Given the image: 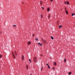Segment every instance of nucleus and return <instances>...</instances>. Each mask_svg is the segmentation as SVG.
Listing matches in <instances>:
<instances>
[{"label":"nucleus","instance_id":"f257e3e1","mask_svg":"<svg viewBox=\"0 0 75 75\" xmlns=\"http://www.w3.org/2000/svg\"><path fill=\"white\" fill-rule=\"evenodd\" d=\"M12 53L13 58H14V59H15V58H16V56L14 55V52H12Z\"/></svg>","mask_w":75,"mask_h":75},{"label":"nucleus","instance_id":"f03ea898","mask_svg":"<svg viewBox=\"0 0 75 75\" xmlns=\"http://www.w3.org/2000/svg\"><path fill=\"white\" fill-rule=\"evenodd\" d=\"M34 62H36L37 60V58L35 57H34Z\"/></svg>","mask_w":75,"mask_h":75},{"label":"nucleus","instance_id":"7ed1b4c3","mask_svg":"<svg viewBox=\"0 0 75 75\" xmlns=\"http://www.w3.org/2000/svg\"><path fill=\"white\" fill-rule=\"evenodd\" d=\"M38 44L39 45V44L40 46H42V44H41L40 43H38Z\"/></svg>","mask_w":75,"mask_h":75},{"label":"nucleus","instance_id":"20e7f679","mask_svg":"<svg viewBox=\"0 0 75 75\" xmlns=\"http://www.w3.org/2000/svg\"><path fill=\"white\" fill-rule=\"evenodd\" d=\"M47 11H50V8H48L47 9Z\"/></svg>","mask_w":75,"mask_h":75},{"label":"nucleus","instance_id":"39448f33","mask_svg":"<svg viewBox=\"0 0 75 75\" xmlns=\"http://www.w3.org/2000/svg\"><path fill=\"white\" fill-rule=\"evenodd\" d=\"M14 53L16 55V56H17V52L16 51H14Z\"/></svg>","mask_w":75,"mask_h":75},{"label":"nucleus","instance_id":"423d86ee","mask_svg":"<svg viewBox=\"0 0 75 75\" xmlns=\"http://www.w3.org/2000/svg\"><path fill=\"white\" fill-rule=\"evenodd\" d=\"M43 42L44 44H45V43H46V41L45 40H43Z\"/></svg>","mask_w":75,"mask_h":75},{"label":"nucleus","instance_id":"0eeeda50","mask_svg":"<svg viewBox=\"0 0 75 75\" xmlns=\"http://www.w3.org/2000/svg\"><path fill=\"white\" fill-rule=\"evenodd\" d=\"M31 44V42L30 41H29L28 42V45H30V44Z\"/></svg>","mask_w":75,"mask_h":75},{"label":"nucleus","instance_id":"6e6552de","mask_svg":"<svg viewBox=\"0 0 75 75\" xmlns=\"http://www.w3.org/2000/svg\"><path fill=\"white\" fill-rule=\"evenodd\" d=\"M22 59L23 60H24V56H22Z\"/></svg>","mask_w":75,"mask_h":75},{"label":"nucleus","instance_id":"1a4fd4ad","mask_svg":"<svg viewBox=\"0 0 75 75\" xmlns=\"http://www.w3.org/2000/svg\"><path fill=\"white\" fill-rule=\"evenodd\" d=\"M54 65H57V62H54Z\"/></svg>","mask_w":75,"mask_h":75},{"label":"nucleus","instance_id":"9d476101","mask_svg":"<svg viewBox=\"0 0 75 75\" xmlns=\"http://www.w3.org/2000/svg\"><path fill=\"white\" fill-rule=\"evenodd\" d=\"M65 11H66V14H68V11H67V10H66Z\"/></svg>","mask_w":75,"mask_h":75},{"label":"nucleus","instance_id":"9b49d317","mask_svg":"<svg viewBox=\"0 0 75 75\" xmlns=\"http://www.w3.org/2000/svg\"><path fill=\"white\" fill-rule=\"evenodd\" d=\"M67 4H68V5H69V3L68 1H67Z\"/></svg>","mask_w":75,"mask_h":75},{"label":"nucleus","instance_id":"f8f14e48","mask_svg":"<svg viewBox=\"0 0 75 75\" xmlns=\"http://www.w3.org/2000/svg\"><path fill=\"white\" fill-rule=\"evenodd\" d=\"M40 5H42V2L40 1Z\"/></svg>","mask_w":75,"mask_h":75},{"label":"nucleus","instance_id":"ddd939ff","mask_svg":"<svg viewBox=\"0 0 75 75\" xmlns=\"http://www.w3.org/2000/svg\"><path fill=\"white\" fill-rule=\"evenodd\" d=\"M75 13H72V14H71V16H74V15H75Z\"/></svg>","mask_w":75,"mask_h":75},{"label":"nucleus","instance_id":"4468645a","mask_svg":"<svg viewBox=\"0 0 75 75\" xmlns=\"http://www.w3.org/2000/svg\"><path fill=\"white\" fill-rule=\"evenodd\" d=\"M69 75H71V72H69Z\"/></svg>","mask_w":75,"mask_h":75},{"label":"nucleus","instance_id":"2eb2a0df","mask_svg":"<svg viewBox=\"0 0 75 75\" xmlns=\"http://www.w3.org/2000/svg\"><path fill=\"white\" fill-rule=\"evenodd\" d=\"M26 67L27 69H28V66L27 65H26Z\"/></svg>","mask_w":75,"mask_h":75},{"label":"nucleus","instance_id":"dca6fc26","mask_svg":"<svg viewBox=\"0 0 75 75\" xmlns=\"http://www.w3.org/2000/svg\"><path fill=\"white\" fill-rule=\"evenodd\" d=\"M64 61L65 62H66V59H65V58L64 59Z\"/></svg>","mask_w":75,"mask_h":75},{"label":"nucleus","instance_id":"f3484780","mask_svg":"<svg viewBox=\"0 0 75 75\" xmlns=\"http://www.w3.org/2000/svg\"><path fill=\"white\" fill-rule=\"evenodd\" d=\"M51 38L52 40H54V38L53 37L51 36Z\"/></svg>","mask_w":75,"mask_h":75},{"label":"nucleus","instance_id":"a211bd4d","mask_svg":"<svg viewBox=\"0 0 75 75\" xmlns=\"http://www.w3.org/2000/svg\"><path fill=\"white\" fill-rule=\"evenodd\" d=\"M43 69V67H42V68H41V71H42Z\"/></svg>","mask_w":75,"mask_h":75},{"label":"nucleus","instance_id":"6ab92c4d","mask_svg":"<svg viewBox=\"0 0 75 75\" xmlns=\"http://www.w3.org/2000/svg\"><path fill=\"white\" fill-rule=\"evenodd\" d=\"M41 18H43V16L42 14H41Z\"/></svg>","mask_w":75,"mask_h":75},{"label":"nucleus","instance_id":"aec40b11","mask_svg":"<svg viewBox=\"0 0 75 75\" xmlns=\"http://www.w3.org/2000/svg\"><path fill=\"white\" fill-rule=\"evenodd\" d=\"M61 27H62V25H60L59 26V28H61Z\"/></svg>","mask_w":75,"mask_h":75},{"label":"nucleus","instance_id":"412c9836","mask_svg":"<svg viewBox=\"0 0 75 75\" xmlns=\"http://www.w3.org/2000/svg\"><path fill=\"white\" fill-rule=\"evenodd\" d=\"M35 40L36 41H38V38H35Z\"/></svg>","mask_w":75,"mask_h":75},{"label":"nucleus","instance_id":"4be33fe9","mask_svg":"<svg viewBox=\"0 0 75 75\" xmlns=\"http://www.w3.org/2000/svg\"><path fill=\"white\" fill-rule=\"evenodd\" d=\"M29 61H30V63H31V59H29Z\"/></svg>","mask_w":75,"mask_h":75},{"label":"nucleus","instance_id":"5701e85b","mask_svg":"<svg viewBox=\"0 0 75 75\" xmlns=\"http://www.w3.org/2000/svg\"><path fill=\"white\" fill-rule=\"evenodd\" d=\"M53 70H55V67H53L52 68Z\"/></svg>","mask_w":75,"mask_h":75},{"label":"nucleus","instance_id":"b1692460","mask_svg":"<svg viewBox=\"0 0 75 75\" xmlns=\"http://www.w3.org/2000/svg\"><path fill=\"white\" fill-rule=\"evenodd\" d=\"M48 68H49V69H50V66H49V65L48 66Z\"/></svg>","mask_w":75,"mask_h":75},{"label":"nucleus","instance_id":"393cba45","mask_svg":"<svg viewBox=\"0 0 75 75\" xmlns=\"http://www.w3.org/2000/svg\"><path fill=\"white\" fill-rule=\"evenodd\" d=\"M2 57V55H1V54L0 55V58H1Z\"/></svg>","mask_w":75,"mask_h":75},{"label":"nucleus","instance_id":"a878e982","mask_svg":"<svg viewBox=\"0 0 75 75\" xmlns=\"http://www.w3.org/2000/svg\"><path fill=\"white\" fill-rule=\"evenodd\" d=\"M64 3L65 4H67V2L66 1L64 2Z\"/></svg>","mask_w":75,"mask_h":75},{"label":"nucleus","instance_id":"bb28decb","mask_svg":"<svg viewBox=\"0 0 75 75\" xmlns=\"http://www.w3.org/2000/svg\"><path fill=\"white\" fill-rule=\"evenodd\" d=\"M42 9H43V10H44V7H42Z\"/></svg>","mask_w":75,"mask_h":75},{"label":"nucleus","instance_id":"cd10ccee","mask_svg":"<svg viewBox=\"0 0 75 75\" xmlns=\"http://www.w3.org/2000/svg\"><path fill=\"white\" fill-rule=\"evenodd\" d=\"M48 17L49 18H50V16H48Z\"/></svg>","mask_w":75,"mask_h":75},{"label":"nucleus","instance_id":"c85d7f7f","mask_svg":"<svg viewBox=\"0 0 75 75\" xmlns=\"http://www.w3.org/2000/svg\"><path fill=\"white\" fill-rule=\"evenodd\" d=\"M13 27H16V25H13Z\"/></svg>","mask_w":75,"mask_h":75},{"label":"nucleus","instance_id":"c756f323","mask_svg":"<svg viewBox=\"0 0 75 75\" xmlns=\"http://www.w3.org/2000/svg\"><path fill=\"white\" fill-rule=\"evenodd\" d=\"M33 37H34V34H33Z\"/></svg>","mask_w":75,"mask_h":75},{"label":"nucleus","instance_id":"7c9ffc66","mask_svg":"<svg viewBox=\"0 0 75 75\" xmlns=\"http://www.w3.org/2000/svg\"><path fill=\"white\" fill-rule=\"evenodd\" d=\"M46 65H47V66H48V65H48V63Z\"/></svg>","mask_w":75,"mask_h":75},{"label":"nucleus","instance_id":"2f4dec72","mask_svg":"<svg viewBox=\"0 0 75 75\" xmlns=\"http://www.w3.org/2000/svg\"><path fill=\"white\" fill-rule=\"evenodd\" d=\"M53 0H50V1H53Z\"/></svg>","mask_w":75,"mask_h":75},{"label":"nucleus","instance_id":"473e14b6","mask_svg":"<svg viewBox=\"0 0 75 75\" xmlns=\"http://www.w3.org/2000/svg\"><path fill=\"white\" fill-rule=\"evenodd\" d=\"M41 57H42V54H41Z\"/></svg>","mask_w":75,"mask_h":75},{"label":"nucleus","instance_id":"72a5a7b5","mask_svg":"<svg viewBox=\"0 0 75 75\" xmlns=\"http://www.w3.org/2000/svg\"><path fill=\"white\" fill-rule=\"evenodd\" d=\"M3 33V32H2V31H1V33Z\"/></svg>","mask_w":75,"mask_h":75},{"label":"nucleus","instance_id":"f704fd0d","mask_svg":"<svg viewBox=\"0 0 75 75\" xmlns=\"http://www.w3.org/2000/svg\"><path fill=\"white\" fill-rule=\"evenodd\" d=\"M66 8L65 9V10H66Z\"/></svg>","mask_w":75,"mask_h":75},{"label":"nucleus","instance_id":"c9c22d12","mask_svg":"<svg viewBox=\"0 0 75 75\" xmlns=\"http://www.w3.org/2000/svg\"><path fill=\"white\" fill-rule=\"evenodd\" d=\"M30 75H32V74H30Z\"/></svg>","mask_w":75,"mask_h":75},{"label":"nucleus","instance_id":"e433bc0d","mask_svg":"<svg viewBox=\"0 0 75 75\" xmlns=\"http://www.w3.org/2000/svg\"><path fill=\"white\" fill-rule=\"evenodd\" d=\"M61 10H62V9H61Z\"/></svg>","mask_w":75,"mask_h":75},{"label":"nucleus","instance_id":"4c0bfd02","mask_svg":"<svg viewBox=\"0 0 75 75\" xmlns=\"http://www.w3.org/2000/svg\"><path fill=\"white\" fill-rule=\"evenodd\" d=\"M8 30H9V29H8Z\"/></svg>","mask_w":75,"mask_h":75}]
</instances>
